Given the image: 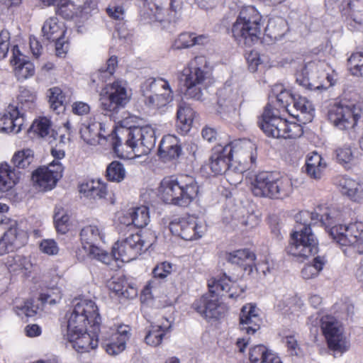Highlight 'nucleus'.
I'll use <instances>...</instances> for the list:
<instances>
[{"label":"nucleus","instance_id":"nucleus-53","mask_svg":"<svg viewBox=\"0 0 363 363\" xmlns=\"http://www.w3.org/2000/svg\"><path fill=\"white\" fill-rule=\"evenodd\" d=\"M325 264L323 257L317 256L312 264H307L301 270V276L304 279H310L317 277Z\"/></svg>","mask_w":363,"mask_h":363},{"label":"nucleus","instance_id":"nucleus-16","mask_svg":"<svg viewBox=\"0 0 363 363\" xmlns=\"http://www.w3.org/2000/svg\"><path fill=\"white\" fill-rule=\"evenodd\" d=\"M191 308L203 318L207 320H219L224 318L228 311V306L220 300L218 292L203 294L196 299Z\"/></svg>","mask_w":363,"mask_h":363},{"label":"nucleus","instance_id":"nucleus-62","mask_svg":"<svg viewBox=\"0 0 363 363\" xmlns=\"http://www.w3.org/2000/svg\"><path fill=\"white\" fill-rule=\"evenodd\" d=\"M55 54L58 57L65 58L69 48V42L65 37L55 40Z\"/></svg>","mask_w":363,"mask_h":363},{"label":"nucleus","instance_id":"nucleus-37","mask_svg":"<svg viewBox=\"0 0 363 363\" xmlns=\"http://www.w3.org/2000/svg\"><path fill=\"white\" fill-rule=\"evenodd\" d=\"M249 361L250 363H282L277 353L263 345H255L250 349Z\"/></svg>","mask_w":363,"mask_h":363},{"label":"nucleus","instance_id":"nucleus-60","mask_svg":"<svg viewBox=\"0 0 363 363\" xmlns=\"http://www.w3.org/2000/svg\"><path fill=\"white\" fill-rule=\"evenodd\" d=\"M11 35L8 30L3 29L0 32V60L4 59L8 54L10 45Z\"/></svg>","mask_w":363,"mask_h":363},{"label":"nucleus","instance_id":"nucleus-43","mask_svg":"<svg viewBox=\"0 0 363 363\" xmlns=\"http://www.w3.org/2000/svg\"><path fill=\"white\" fill-rule=\"evenodd\" d=\"M326 167V163L323 158L316 152H313L308 155L306 162L307 174L313 179H320L323 172Z\"/></svg>","mask_w":363,"mask_h":363},{"label":"nucleus","instance_id":"nucleus-14","mask_svg":"<svg viewBox=\"0 0 363 363\" xmlns=\"http://www.w3.org/2000/svg\"><path fill=\"white\" fill-rule=\"evenodd\" d=\"M320 328L330 350L343 354L350 350V343L344 335L342 326L334 316L323 315Z\"/></svg>","mask_w":363,"mask_h":363},{"label":"nucleus","instance_id":"nucleus-49","mask_svg":"<svg viewBox=\"0 0 363 363\" xmlns=\"http://www.w3.org/2000/svg\"><path fill=\"white\" fill-rule=\"evenodd\" d=\"M294 94L290 90H287L286 89H281L278 94H276L275 101H272V107L274 112H276L275 108H278L279 111L281 113V111H286L288 113H290L289 110V106L291 102L293 101V99L294 97Z\"/></svg>","mask_w":363,"mask_h":363},{"label":"nucleus","instance_id":"nucleus-21","mask_svg":"<svg viewBox=\"0 0 363 363\" xmlns=\"http://www.w3.org/2000/svg\"><path fill=\"white\" fill-rule=\"evenodd\" d=\"M171 233L187 241L196 240L203 235V226L194 216H186L174 219L169 223Z\"/></svg>","mask_w":363,"mask_h":363},{"label":"nucleus","instance_id":"nucleus-3","mask_svg":"<svg viewBox=\"0 0 363 363\" xmlns=\"http://www.w3.org/2000/svg\"><path fill=\"white\" fill-rule=\"evenodd\" d=\"M126 140L122 142L114 129L108 136L114 153L119 158L131 160L147 155L155 147V131L150 125L134 126L127 129Z\"/></svg>","mask_w":363,"mask_h":363},{"label":"nucleus","instance_id":"nucleus-59","mask_svg":"<svg viewBox=\"0 0 363 363\" xmlns=\"http://www.w3.org/2000/svg\"><path fill=\"white\" fill-rule=\"evenodd\" d=\"M172 270V265L168 262L157 264L152 270L153 277L163 279L169 275Z\"/></svg>","mask_w":363,"mask_h":363},{"label":"nucleus","instance_id":"nucleus-17","mask_svg":"<svg viewBox=\"0 0 363 363\" xmlns=\"http://www.w3.org/2000/svg\"><path fill=\"white\" fill-rule=\"evenodd\" d=\"M79 237L82 248L90 257L98 259L106 264H110L111 255L96 245L97 242L104 237L97 225L84 226L80 231Z\"/></svg>","mask_w":363,"mask_h":363},{"label":"nucleus","instance_id":"nucleus-31","mask_svg":"<svg viewBox=\"0 0 363 363\" xmlns=\"http://www.w3.org/2000/svg\"><path fill=\"white\" fill-rule=\"evenodd\" d=\"M6 230L3 234L4 239L14 251L26 245L28 240V233L18 226L16 220L7 219Z\"/></svg>","mask_w":363,"mask_h":363},{"label":"nucleus","instance_id":"nucleus-48","mask_svg":"<svg viewBox=\"0 0 363 363\" xmlns=\"http://www.w3.org/2000/svg\"><path fill=\"white\" fill-rule=\"evenodd\" d=\"M293 106L301 114L304 115L305 120L311 121L315 111L313 105L306 97L295 94L293 99Z\"/></svg>","mask_w":363,"mask_h":363},{"label":"nucleus","instance_id":"nucleus-54","mask_svg":"<svg viewBox=\"0 0 363 363\" xmlns=\"http://www.w3.org/2000/svg\"><path fill=\"white\" fill-rule=\"evenodd\" d=\"M50 127V121L46 117H40L33 122L29 132L43 138L49 134Z\"/></svg>","mask_w":363,"mask_h":363},{"label":"nucleus","instance_id":"nucleus-33","mask_svg":"<svg viewBox=\"0 0 363 363\" xmlns=\"http://www.w3.org/2000/svg\"><path fill=\"white\" fill-rule=\"evenodd\" d=\"M340 11L351 26H363V0H345Z\"/></svg>","mask_w":363,"mask_h":363},{"label":"nucleus","instance_id":"nucleus-25","mask_svg":"<svg viewBox=\"0 0 363 363\" xmlns=\"http://www.w3.org/2000/svg\"><path fill=\"white\" fill-rule=\"evenodd\" d=\"M24 123V113L18 107L9 104L5 111L0 113V131L18 133Z\"/></svg>","mask_w":363,"mask_h":363},{"label":"nucleus","instance_id":"nucleus-8","mask_svg":"<svg viewBox=\"0 0 363 363\" xmlns=\"http://www.w3.org/2000/svg\"><path fill=\"white\" fill-rule=\"evenodd\" d=\"M208 62L204 55L191 59L181 72V81L184 87V94L186 99L201 100L203 86L209 79Z\"/></svg>","mask_w":363,"mask_h":363},{"label":"nucleus","instance_id":"nucleus-20","mask_svg":"<svg viewBox=\"0 0 363 363\" xmlns=\"http://www.w3.org/2000/svg\"><path fill=\"white\" fill-rule=\"evenodd\" d=\"M232 152L233 161L240 165L243 170L251 169L256 164L257 147L250 140H238L228 143Z\"/></svg>","mask_w":363,"mask_h":363},{"label":"nucleus","instance_id":"nucleus-34","mask_svg":"<svg viewBox=\"0 0 363 363\" xmlns=\"http://www.w3.org/2000/svg\"><path fill=\"white\" fill-rule=\"evenodd\" d=\"M182 154V147L177 137L173 135H166L162 138L158 155L164 162L177 160Z\"/></svg>","mask_w":363,"mask_h":363},{"label":"nucleus","instance_id":"nucleus-38","mask_svg":"<svg viewBox=\"0 0 363 363\" xmlns=\"http://www.w3.org/2000/svg\"><path fill=\"white\" fill-rule=\"evenodd\" d=\"M208 40V36L205 34L196 35L193 32H183L175 38L172 48L174 50L187 49L196 45H203Z\"/></svg>","mask_w":363,"mask_h":363},{"label":"nucleus","instance_id":"nucleus-22","mask_svg":"<svg viewBox=\"0 0 363 363\" xmlns=\"http://www.w3.org/2000/svg\"><path fill=\"white\" fill-rule=\"evenodd\" d=\"M233 161L230 145L218 144L211 150L208 166L214 175H222L230 169Z\"/></svg>","mask_w":363,"mask_h":363},{"label":"nucleus","instance_id":"nucleus-45","mask_svg":"<svg viewBox=\"0 0 363 363\" xmlns=\"http://www.w3.org/2000/svg\"><path fill=\"white\" fill-rule=\"evenodd\" d=\"M130 218V223L128 226L133 225L138 228L145 227L150 221L149 208L145 206H141L130 209L128 213Z\"/></svg>","mask_w":363,"mask_h":363},{"label":"nucleus","instance_id":"nucleus-4","mask_svg":"<svg viewBox=\"0 0 363 363\" xmlns=\"http://www.w3.org/2000/svg\"><path fill=\"white\" fill-rule=\"evenodd\" d=\"M199 193L195 178L183 174L164 177L157 188V196L164 203L181 208L189 207Z\"/></svg>","mask_w":363,"mask_h":363},{"label":"nucleus","instance_id":"nucleus-6","mask_svg":"<svg viewBox=\"0 0 363 363\" xmlns=\"http://www.w3.org/2000/svg\"><path fill=\"white\" fill-rule=\"evenodd\" d=\"M274 111L272 105L267 104L259 118L258 125L268 137L277 139H296L303 134V127L296 123L281 118L278 108Z\"/></svg>","mask_w":363,"mask_h":363},{"label":"nucleus","instance_id":"nucleus-18","mask_svg":"<svg viewBox=\"0 0 363 363\" xmlns=\"http://www.w3.org/2000/svg\"><path fill=\"white\" fill-rule=\"evenodd\" d=\"M63 170L60 162L52 161L48 166L39 167L32 173L33 186L39 191L52 190L62 178Z\"/></svg>","mask_w":363,"mask_h":363},{"label":"nucleus","instance_id":"nucleus-12","mask_svg":"<svg viewBox=\"0 0 363 363\" xmlns=\"http://www.w3.org/2000/svg\"><path fill=\"white\" fill-rule=\"evenodd\" d=\"M330 235L340 245L349 247L350 250L359 255L363 254V222L334 225L330 230Z\"/></svg>","mask_w":363,"mask_h":363},{"label":"nucleus","instance_id":"nucleus-64","mask_svg":"<svg viewBox=\"0 0 363 363\" xmlns=\"http://www.w3.org/2000/svg\"><path fill=\"white\" fill-rule=\"evenodd\" d=\"M30 48L33 57L38 59L42 54L43 48L40 41L35 38H30Z\"/></svg>","mask_w":363,"mask_h":363},{"label":"nucleus","instance_id":"nucleus-1","mask_svg":"<svg viewBox=\"0 0 363 363\" xmlns=\"http://www.w3.org/2000/svg\"><path fill=\"white\" fill-rule=\"evenodd\" d=\"M264 21L260 12L253 6H243L233 23L230 33L238 45L251 46L262 38L269 42L281 39L289 30L286 21L280 16L271 18L264 28Z\"/></svg>","mask_w":363,"mask_h":363},{"label":"nucleus","instance_id":"nucleus-9","mask_svg":"<svg viewBox=\"0 0 363 363\" xmlns=\"http://www.w3.org/2000/svg\"><path fill=\"white\" fill-rule=\"evenodd\" d=\"M156 241L157 236L153 231L148 229L140 230L118 240L113 247L112 255L116 259L128 262L146 252Z\"/></svg>","mask_w":363,"mask_h":363},{"label":"nucleus","instance_id":"nucleus-51","mask_svg":"<svg viewBox=\"0 0 363 363\" xmlns=\"http://www.w3.org/2000/svg\"><path fill=\"white\" fill-rule=\"evenodd\" d=\"M62 297L61 289L58 286H53L40 292L38 299L43 305H55L61 301Z\"/></svg>","mask_w":363,"mask_h":363},{"label":"nucleus","instance_id":"nucleus-10","mask_svg":"<svg viewBox=\"0 0 363 363\" xmlns=\"http://www.w3.org/2000/svg\"><path fill=\"white\" fill-rule=\"evenodd\" d=\"M101 317L96 303L91 299H80L67 315L68 333L84 330H97Z\"/></svg>","mask_w":363,"mask_h":363},{"label":"nucleus","instance_id":"nucleus-50","mask_svg":"<svg viewBox=\"0 0 363 363\" xmlns=\"http://www.w3.org/2000/svg\"><path fill=\"white\" fill-rule=\"evenodd\" d=\"M126 176V171L123 164L119 161L111 162L106 169L105 177L109 182H121Z\"/></svg>","mask_w":363,"mask_h":363},{"label":"nucleus","instance_id":"nucleus-32","mask_svg":"<svg viewBox=\"0 0 363 363\" xmlns=\"http://www.w3.org/2000/svg\"><path fill=\"white\" fill-rule=\"evenodd\" d=\"M13 56L11 60V64L13 67V72L18 81H23L35 74V66L30 61L21 57L18 45H14L12 48Z\"/></svg>","mask_w":363,"mask_h":363},{"label":"nucleus","instance_id":"nucleus-7","mask_svg":"<svg viewBox=\"0 0 363 363\" xmlns=\"http://www.w3.org/2000/svg\"><path fill=\"white\" fill-rule=\"evenodd\" d=\"M182 4V0H145L140 21L143 24L166 28L178 19L177 9Z\"/></svg>","mask_w":363,"mask_h":363},{"label":"nucleus","instance_id":"nucleus-52","mask_svg":"<svg viewBox=\"0 0 363 363\" xmlns=\"http://www.w3.org/2000/svg\"><path fill=\"white\" fill-rule=\"evenodd\" d=\"M34 155L30 149H24L15 152L11 162L18 169H26L33 162Z\"/></svg>","mask_w":363,"mask_h":363},{"label":"nucleus","instance_id":"nucleus-47","mask_svg":"<svg viewBox=\"0 0 363 363\" xmlns=\"http://www.w3.org/2000/svg\"><path fill=\"white\" fill-rule=\"evenodd\" d=\"M54 224L58 233L66 234L70 228V217L67 211L62 206H56L54 213Z\"/></svg>","mask_w":363,"mask_h":363},{"label":"nucleus","instance_id":"nucleus-27","mask_svg":"<svg viewBox=\"0 0 363 363\" xmlns=\"http://www.w3.org/2000/svg\"><path fill=\"white\" fill-rule=\"evenodd\" d=\"M262 323L255 304L247 303L242 306L240 314V328L247 335H254L259 330Z\"/></svg>","mask_w":363,"mask_h":363},{"label":"nucleus","instance_id":"nucleus-13","mask_svg":"<svg viewBox=\"0 0 363 363\" xmlns=\"http://www.w3.org/2000/svg\"><path fill=\"white\" fill-rule=\"evenodd\" d=\"M337 74L335 71L325 73L315 64L310 62L303 66L296 74V82L310 90H322L333 86L336 82Z\"/></svg>","mask_w":363,"mask_h":363},{"label":"nucleus","instance_id":"nucleus-46","mask_svg":"<svg viewBox=\"0 0 363 363\" xmlns=\"http://www.w3.org/2000/svg\"><path fill=\"white\" fill-rule=\"evenodd\" d=\"M170 325L165 327L151 325L145 337V342L152 347L159 346L165 335L170 331Z\"/></svg>","mask_w":363,"mask_h":363},{"label":"nucleus","instance_id":"nucleus-2","mask_svg":"<svg viewBox=\"0 0 363 363\" xmlns=\"http://www.w3.org/2000/svg\"><path fill=\"white\" fill-rule=\"evenodd\" d=\"M296 230L291 233V242L286 247V252L294 257L308 258L318 252V242L311 231V225L319 220L325 227L333 223V217L329 209L319 214L308 211H301L294 217Z\"/></svg>","mask_w":363,"mask_h":363},{"label":"nucleus","instance_id":"nucleus-36","mask_svg":"<svg viewBox=\"0 0 363 363\" xmlns=\"http://www.w3.org/2000/svg\"><path fill=\"white\" fill-rule=\"evenodd\" d=\"M79 191L84 196L94 199H105L108 194L107 184L101 179H89L79 186Z\"/></svg>","mask_w":363,"mask_h":363},{"label":"nucleus","instance_id":"nucleus-30","mask_svg":"<svg viewBox=\"0 0 363 363\" xmlns=\"http://www.w3.org/2000/svg\"><path fill=\"white\" fill-rule=\"evenodd\" d=\"M225 260L233 264L242 267L243 270L250 275L255 267V254L249 249H240L233 252H225Z\"/></svg>","mask_w":363,"mask_h":363},{"label":"nucleus","instance_id":"nucleus-56","mask_svg":"<svg viewBox=\"0 0 363 363\" xmlns=\"http://www.w3.org/2000/svg\"><path fill=\"white\" fill-rule=\"evenodd\" d=\"M347 67L352 75L363 76V53H352L347 60Z\"/></svg>","mask_w":363,"mask_h":363},{"label":"nucleus","instance_id":"nucleus-44","mask_svg":"<svg viewBox=\"0 0 363 363\" xmlns=\"http://www.w3.org/2000/svg\"><path fill=\"white\" fill-rule=\"evenodd\" d=\"M42 32L47 40L54 41L63 37L66 30L60 26L56 17H51L44 23Z\"/></svg>","mask_w":363,"mask_h":363},{"label":"nucleus","instance_id":"nucleus-63","mask_svg":"<svg viewBox=\"0 0 363 363\" xmlns=\"http://www.w3.org/2000/svg\"><path fill=\"white\" fill-rule=\"evenodd\" d=\"M72 111L78 116H84L90 112V106L83 101H75L72 105Z\"/></svg>","mask_w":363,"mask_h":363},{"label":"nucleus","instance_id":"nucleus-61","mask_svg":"<svg viewBox=\"0 0 363 363\" xmlns=\"http://www.w3.org/2000/svg\"><path fill=\"white\" fill-rule=\"evenodd\" d=\"M40 249L48 255H55L59 252L57 243L52 239L43 240L40 244Z\"/></svg>","mask_w":363,"mask_h":363},{"label":"nucleus","instance_id":"nucleus-29","mask_svg":"<svg viewBox=\"0 0 363 363\" xmlns=\"http://www.w3.org/2000/svg\"><path fill=\"white\" fill-rule=\"evenodd\" d=\"M130 328L128 325H121L113 333L109 340L101 342L103 348L110 355H116L123 352L130 337Z\"/></svg>","mask_w":363,"mask_h":363},{"label":"nucleus","instance_id":"nucleus-15","mask_svg":"<svg viewBox=\"0 0 363 363\" xmlns=\"http://www.w3.org/2000/svg\"><path fill=\"white\" fill-rule=\"evenodd\" d=\"M355 104H347L342 101L335 102L328 106L327 118L337 129L349 131L354 129L360 119Z\"/></svg>","mask_w":363,"mask_h":363},{"label":"nucleus","instance_id":"nucleus-40","mask_svg":"<svg viewBox=\"0 0 363 363\" xmlns=\"http://www.w3.org/2000/svg\"><path fill=\"white\" fill-rule=\"evenodd\" d=\"M110 290L119 298L133 299L138 296V289L133 284L121 278L109 282Z\"/></svg>","mask_w":363,"mask_h":363},{"label":"nucleus","instance_id":"nucleus-55","mask_svg":"<svg viewBox=\"0 0 363 363\" xmlns=\"http://www.w3.org/2000/svg\"><path fill=\"white\" fill-rule=\"evenodd\" d=\"M337 162L343 166L350 168L354 161V153L350 146L345 145L335 150Z\"/></svg>","mask_w":363,"mask_h":363},{"label":"nucleus","instance_id":"nucleus-35","mask_svg":"<svg viewBox=\"0 0 363 363\" xmlns=\"http://www.w3.org/2000/svg\"><path fill=\"white\" fill-rule=\"evenodd\" d=\"M196 116V112L189 104L185 102L181 103L177 111V131L181 135L187 134L190 131Z\"/></svg>","mask_w":363,"mask_h":363},{"label":"nucleus","instance_id":"nucleus-23","mask_svg":"<svg viewBox=\"0 0 363 363\" xmlns=\"http://www.w3.org/2000/svg\"><path fill=\"white\" fill-rule=\"evenodd\" d=\"M100 327L97 330H84L68 333V340L79 353L89 352L99 345Z\"/></svg>","mask_w":363,"mask_h":363},{"label":"nucleus","instance_id":"nucleus-39","mask_svg":"<svg viewBox=\"0 0 363 363\" xmlns=\"http://www.w3.org/2000/svg\"><path fill=\"white\" fill-rule=\"evenodd\" d=\"M104 132V124L96 121H90L88 125H83L80 128L82 138L89 145H94L100 138H105Z\"/></svg>","mask_w":363,"mask_h":363},{"label":"nucleus","instance_id":"nucleus-28","mask_svg":"<svg viewBox=\"0 0 363 363\" xmlns=\"http://www.w3.org/2000/svg\"><path fill=\"white\" fill-rule=\"evenodd\" d=\"M91 13L80 0H59L55 6L56 15L65 20H72Z\"/></svg>","mask_w":363,"mask_h":363},{"label":"nucleus","instance_id":"nucleus-58","mask_svg":"<svg viewBox=\"0 0 363 363\" xmlns=\"http://www.w3.org/2000/svg\"><path fill=\"white\" fill-rule=\"evenodd\" d=\"M38 308L34 305L33 298L25 300L23 304L16 305L13 307V311L18 315H25L27 317H33L37 314Z\"/></svg>","mask_w":363,"mask_h":363},{"label":"nucleus","instance_id":"nucleus-26","mask_svg":"<svg viewBox=\"0 0 363 363\" xmlns=\"http://www.w3.org/2000/svg\"><path fill=\"white\" fill-rule=\"evenodd\" d=\"M333 184L350 200L357 203L363 202V188L358 181L346 175H338L334 178Z\"/></svg>","mask_w":363,"mask_h":363},{"label":"nucleus","instance_id":"nucleus-19","mask_svg":"<svg viewBox=\"0 0 363 363\" xmlns=\"http://www.w3.org/2000/svg\"><path fill=\"white\" fill-rule=\"evenodd\" d=\"M128 101L126 84L121 80H116L107 84L101 97L102 108L110 112L117 111L124 107Z\"/></svg>","mask_w":363,"mask_h":363},{"label":"nucleus","instance_id":"nucleus-42","mask_svg":"<svg viewBox=\"0 0 363 363\" xmlns=\"http://www.w3.org/2000/svg\"><path fill=\"white\" fill-rule=\"evenodd\" d=\"M18 104L16 106L24 113L33 111L36 107L37 94L32 88L21 86L18 96Z\"/></svg>","mask_w":363,"mask_h":363},{"label":"nucleus","instance_id":"nucleus-41","mask_svg":"<svg viewBox=\"0 0 363 363\" xmlns=\"http://www.w3.org/2000/svg\"><path fill=\"white\" fill-rule=\"evenodd\" d=\"M20 179V172L8 163L0 164V191L6 192L11 189Z\"/></svg>","mask_w":363,"mask_h":363},{"label":"nucleus","instance_id":"nucleus-11","mask_svg":"<svg viewBox=\"0 0 363 363\" xmlns=\"http://www.w3.org/2000/svg\"><path fill=\"white\" fill-rule=\"evenodd\" d=\"M145 96V104L151 109H160L173 100V91L169 82L163 78H149L141 86Z\"/></svg>","mask_w":363,"mask_h":363},{"label":"nucleus","instance_id":"nucleus-5","mask_svg":"<svg viewBox=\"0 0 363 363\" xmlns=\"http://www.w3.org/2000/svg\"><path fill=\"white\" fill-rule=\"evenodd\" d=\"M250 189L256 197L282 200L293 192V184L279 173L262 171L251 178Z\"/></svg>","mask_w":363,"mask_h":363},{"label":"nucleus","instance_id":"nucleus-57","mask_svg":"<svg viewBox=\"0 0 363 363\" xmlns=\"http://www.w3.org/2000/svg\"><path fill=\"white\" fill-rule=\"evenodd\" d=\"M49 91V102L50 104V108L54 111H58L60 108L63 107L65 96L62 89L57 86L50 89Z\"/></svg>","mask_w":363,"mask_h":363},{"label":"nucleus","instance_id":"nucleus-24","mask_svg":"<svg viewBox=\"0 0 363 363\" xmlns=\"http://www.w3.org/2000/svg\"><path fill=\"white\" fill-rule=\"evenodd\" d=\"M208 288L211 292H218L220 297L228 296L230 298H237L244 293V289L225 274L208 280Z\"/></svg>","mask_w":363,"mask_h":363}]
</instances>
